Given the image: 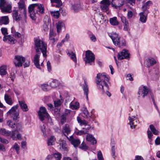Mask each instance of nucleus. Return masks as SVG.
Wrapping results in <instances>:
<instances>
[{
    "label": "nucleus",
    "instance_id": "nucleus-1",
    "mask_svg": "<svg viewBox=\"0 0 160 160\" xmlns=\"http://www.w3.org/2000/svg\"><path fill=\"white\" fill-rule=\"evenodd\" d=\"M96 81L98 88L103 92H105L110 97L111 94L108 91L109 89V86L107 83L109 81L108 76L104 73H99L97 75Z\"/></svg>",
    "mask_w": 160,
    "mask_h": 160
},
{
    "label": "nucleus",
    "instance_id": "nucleus-2",
    "mask_svg": "<svg viewBox=\"0 0 160 160\" xmlns=\"http://www.w3.org/2000/svg\"><path fill=\"white\" fill-rule=\"evenodd\" d=\"M35 49L37 52H42L43 57L46 58L47 45L43 41L39 38L34 40Z\"/></svg>",
    "mask_w": 160,
    "mask_h": 160
},
{
    "label": "nucleus",
    "instance_id": "nucleus-3",
    "mask_svg": "<svg viewBox=\"0 0 160 160\" xmlns=\"http://www.w3.org/2000/svg\"><path fill=\"white\" fill-rule=\"evenodd\" d=\"M148 93H149L150 97L152 99L153 103L155 106L156 107L159 113V115H160V111L155 103V101L154 99V96L152 93L151 92H149V90L148 89L147 87L144 86H141L139 88L138 93L139 95H141L142 96L143 98H144L145 96H147Z\"/></svg>",
    "mask_w": 160,
    "mask_h": 160
},
{
    "label": "nucleus",
    "instance_id": "nucleus-4",
    "mask_svg": "<svg viewBox=\"0 0 160 160\" xmlns=\"http://www.w3.org/2000/svg\"><path fill=\"white\" fill-rule=\"evenodd\" d=\"M12 8L11 4L7 3L6 0H0V8L2 12H11Z\"/></svg>",
    "mask_w": 160,
    "mask_h": 160
},
{
    "label": "nucleus",
    "instance_id": "nucleus-5",
    "mask_svg": "<svg viewBox=\"0 0 160 160\" xmlns=\"http://www.w3.org/2000/svg\"><path fill=\"white\" fill-rule=\"evenodd\" d=\"M18 105H15L12 108L7 112L8 115H9L12 118L13 120H16L19 116V112L16 111L18 109Z\"/></svg>",
    "mask_w": 160,
    "mask_h": 160
},
{
    "label": "nucleus",
    "instance_id": "nucleus-6",
    "mask_svg": "<svg viewBox=\"0 0 160 160\" xmlns=\"http://www.w3.org/2000/svg\"><path fill=\"white\" fill-rule=\"evenodd\" d=\"M39 119L41 121H43L46 118L49 119L50 116L47 112L45 108L44 107H41L40 110L38 112Z\"/></svg>",
    "mask_w": 160,
    "mask_h": 160
},
{
    "label": "nucleus",
    "instance_id": "nucleus-7",
    "mask_svg": "<svg viewBox=\"0 0 160 160\" xmlns=\"http://www.w3.org/2000/svg\"><path fill=\"white\" fill-rule=\"evenodd\" d=\"M25 61V58L21 56H16L15 57L13 61L16 66L21 67L22 63Z\"/></svg>",
    "mask_w": 160,
    "mask_h": 160
},
{
    "label": "nucleus",
    "instance_id": "nucleus-8",
    "mask_svg": "<svg viewBox=\"0 0 160 160\" xmlns=\"http://www.w3.org/2000/svg\"><path fill=\"white\" fill-rule=\"evenodd\" d=\"M86 59L85 61V63H88L90 65H91V62H93L94 61V55L89 50L86 52Z\"/></svg>",
    "mask_w": 160,
    "mask_h": 160
},
{
    "label": "nucleus",
    "instance_id": "nucleus-9",
    "mask_svg": "<svg viewBox=\"0 0 160 160\" xmlns=\"http://www.w3.org/2000/svg\"><path fill=\"white\" fill-rule=\"evenodd\" d=\"M100 8L103 12H106L109 10V6L111 3L109 0H102L100 2Z\"/></svg>",
    "mask_w": 160,
    "mask_h": 160
},
{
    "label": "nucleus",
    "instance_id": "nucleus-10",
    "mask_svg": "<svg viewBox=\"0 0 160 160\" xmlns=\"http://www.w3.org/2000/svg\"><path fill=\"white\" fill-rule=\"evenodd\" d=\"M130 53L128 51L124 49L122 51L118 53V58L119 60H122L124 59H128L129 58Z\"/></svg>",
    "mask_w": 160,
    "mask_h": 160
},
{
    "label": "nucleus",
    "instance_id": "nucleus-11",
    "mask_svg": "<svg viewBox=\"0 0 160 160\" xmlns=\"http://www.w3.org/2000/svg\"><path fill=\"white\" fill-rule=\"evenodd\" d=\"M129 120L130 127L132 129L134 128L137 124L138 123L139 121L137 119V117L135 116H130Z\"/></svg>",
    "mask_w": 160,
    "mask_h": 160
},
{
    "label": "nucleus",
    "instance_id": "nucleus-12",
    "mask_svg": "<svg viewBox=\"0 0 160 160\" xmlns=\"http://www.w3.org/2000/svg\"><path fill=\"white\" fill-rule=\"evenodd\" d=\"M112 6L113 8L118 9L122 7L124 4V0H112Z\"/></svg>",
    "mask_w": 160,
    "mask_h": 160
},
{
    "label": "nucleus",
    "instance_id": "nucleus-13",
    "mask_svg": "<svg viewBox=\"0 0 160 160\" xmlns=\"http://www.w3.org/2000/svg\"><path fill=\"white\" fill-rule=\"evenodd\" d=\"M67 138L71 143L75 147H78L80 143V140L78 139L75 138L73 136H71L69 137L67 136Z\"/></svg>",
    "mask_w": 160,
    "mask_h": 160
},
{
    "label": "nucleus",
    "instance_id": "nucleus-14",
    "mask_svg": "<svg viewBox=\"0 0 160 160\" xmlns=\"http://www.w3.org/2000/svg\"><path fill=\"white\" fill-rule=\"evenodd\" d=\"M3 40L4 42L11 44H14L16 42V40L10 35H5Z\"/></svg>",
    "mask_w": 160,
    "mask_h": 160
},
{
    "label": "nucleus",
    "instance_id": "nucleus-15",
    "mask_svg": "<svg viewBox=\"0 0 160 160\" xmlns=\"http://www.w3.org/2000/svg\"><path fill=\"white\" fill-rule=\"evenodd\" d=\"M110 37L111 38L115 45L117 46L120 38V37L116 33H112Z\"/></svg>",
    "mask_w": 160,
    "mask_h": 160
},
{
    "label": "nucleus",
    "instance_id": "nucleus-16",
    "mask_svg": "<svg viewBox=\"0 0 160 160\" xmlns=\"http://www.w3.org/2000/svg\"><path fill=\"white\" fill-rule=\"evenodd\" d=\"M71 132V128L68 124H65L63 126L62 132V135L67 136V135L70 133Z\"/></svg>",
    "mask_w": 160,
    "mask_h": 160
},
{
    "label": "nucleus",
    "instance_id": "nucleus-17",
    "mask_svg": "<svg viewBox=\"0 0 160 160\" xmlns=\"http://www.w3.org/2000/svg\"><path fill=\"white\" fill-rule=\"evenodd\" d=\"M59 143L60 146V148L62 150L65 151H68V149L65 141L60 139L59 141Z\"/></svg>",
    "mask_w": 160,
    "mask_h": 160
},
{
    "label": "nucleus",
    "instance_id": "nucleus-18",
    "mask_svg": "<svg viewBox=\"0 0 160 160\" xmlns=\"http://www.w3.org/2000/svg\"><path fill=\"white\" fill-rule=\"evenodd\" d=\"M18 103L21 109L24 112H27L28 110V106L25 101H19Z\"/></svg>",
    "mask_w": 160,
    "mask_h": 160
},
{
    "label": "nucleus",
    "instance_id": "nucleus-19",
    "mask_svg": "<svg viewBox=\"0 0 160 160\" xmlns=\"http://www.w3.org/2000/svg\"><path fill=\"white\" fill-rule=\"evenodd\" d=\"M148 13H147L146 12L143 11V12L139 13L140 21L142 23L146 22L147 20V14Z\"/></svg>",
    "mask_w": 160,
    "mask_h": 160
},
{
    "label": "nucleus",
    "instance_id": "nucleus-20",
    "mask_svg": "<svg viewBox=\"0 0 160 160\" xmlns=\"http://www.w3.org/2000/svg\"><path fill=\"white\" fill-rule=\"evenodd\" d=\"M13 18L17 21H20L21 18L20 14H19L18 10H14L12 13Z\"/></svg>",
    "mask_w": 160,
    "mask_h": 160
},
{
    "label": "nucleus",
    "instance_id": "nucleus-21",
    "mask_svg": "<svg viewBox=\"0 0 160 160\" xmlns=\"http://www.w3.org/2000/svg\"><path fill=\"white\" fill-rule=\"evenodd\" d=\"M36 9L37 12L40 14H43L44 13V7L42 5L39 3H36Z\"/></svg>",
    "mask_w": 160,
    "mask_h": 160
},
{
    "label": "nucleus",
    "instance_id": "nucleus-22",
    "mask_svg": "<svg viewBox=\"0 0 160 160\" xmlns=\"http://www.w3.org/2000/svg\"><path fill=\"white\" fill-rule=\"evenodd\" d=\"M9 22V18L8 16H2L0 18V25H7Z\"/></svg>",
    "mask_w": 160,
    "mask_h": 160
},
{
    "label": "nucleus",
    "instance_id": "nucleus-23",
    "mask_svg": "<svg viewBox=\"0 0 160 160\" xmlns=\"http://www.w3.org/2000/svg\"><path fill=\"white\" fill-rule=\"evenodd\" d=\"M40 55L39 53L36 54L33 58L34 63L37 68H39L40 65L39 63Z\"/></svg>",
    "mask_w": 160,
    "mask_h": 160
},
{
    "label": "nucleus",
    "instance_id": "nucleus-24",
    "mask_svg": "<svg viewBox=\"0 0 160 160\" xmlns=\"http://www.w3.org/2000/svg\"><path fill=\"white\" fill-rule=\"evenodd\" d=\"M76 130L75 132L76 134L78 135H81L83 134H85L88 133V130L86 128H83L82 130H78V129L75 128Z\"/></svg>",
    "mask_w": 160,
    "mask_h": 160
},
{
    "label": "nucleus",
    "instance_id": "nucleus-25",
    "mask_svg": "<svg viewBox=\"0 0 160 160\" xmlns=\"http://www.w3.org/2000/svg\"><path fill=\"white\" fill-rule=\"evenodd\" d=\"M156 63V61L155 59L153 58L149 59L145 61V63L147 67H149L152 66Z\"/></svg>",
    "mask_w": 160,
    "mask_h": 160
},
{
    "label": "nucleus",
    "instance_id": "nucleus-26",
    "mask_svg": "<svg viewBox=\"0 0 160 160\" xmlns=\"http://www.w3.org/2000/svg\"><path fill=\"white\" fill-rule=\"evenodd\" d=\"M7 66L6 65H3L0 67V74L2 76H4L7 74Z\"/></svg>",
    "mask_w": 160,
    "mask_h": 160
},
{
    "label": "nucleus",
    "instance_id": "nucleus-27",
    "mask_svg": "<svg viewBox=\"0 0 160 160\" xmlns=\"http://www.w3.org/2000/svg\"><path fill=\"white\" fill-rule=\"evenodd\" d=\"M121 18L122 22L124 24V29L126 31L128 30L129 28V24L128 21L124 17H122Z\"/></svg>",
    "mask_w": 160,
    "mask_h": 160
},
{
    "label": "nucleus",
    "instance_id": "nucleus-28",
    "mask_svg": "<svg viewBox=\"0 0 160 160\" xmlns=\"http://www.w3.org/2000/svg\"><path fill=\"white\" fill-rule=\"evenodd\" d=\"M18 7L20 10H23L24 12L25 11V3L24 0H20L18 3Z\"/></svg>",
    "mask_w": 160,
    "mask_h": 160
},
{
    "label": "nucleus",
    "instance_id": "nucleus-29",
    "mask_svg": "<svg viewBox=\"0 0 160 160\" xmlns=\"http://www.w3.org/2000/svg\"><path fill=\"white\" fill-rule=\"evenodd\" d=\"M152 4V2L150 1H149L145 3L142 7V8L143 11L146 12L147 13H148V11L147 10L149 8L150 6Z\"/></svg>",
    "mask_w": 160,
    "mask_h": 160
},
{
    "label": "nucleus",
    "instance_id": "nucleus-30",
    "mask_svg": "<svg viewBox=\"0 0 160 160\" xmlns=\"http://www.w3.org/2000/svg\"><path fill=\"white\" fill-rule=\"evenodd\" d=\"M86 139L87 141L90 142L93 144H95L97 142V141L95 138L91 134H88Z\"/></svg>",
    "mask_w": 160,
    "mask_h": 160
},
{
    "label": "nucleus",
    "instance_id": "nucleus-31",
    "mask_svg": "<svg viewBox=\"0 0 160 160\" xmlns=\"http://www.w3.org/2000/svg\"><path fill=\"white\" fill-rule=\"evenodd\" d=\"M0 134L8 136L11 134V132L10 131L6 130L5 128H1L0 129Z\"/></svg>",
    "mask_w": 160,
    "mask_h": 160
},
{
    "label": "nucleus",
    "instance_id": "nucleus-32",
    "mask_svg": "<svg viewBox=\"0 0 160 160\" xmlns=\"http://www.w3.org/2000/svg\"><path fill=\"white\" fill-rule=\"evenodd\" d=\"M83 90L84 91V94L86 95L87 99V100L88 99V86L87 83L86 81H84V85L82 87Z\"/></svg>",
    "mask_w": 160,
    "mask_h": 160
},
{
    "label": "nucleus",
    "instance_id": "nucleus-33",
    "mask_svg": "<svg viewBox=\"0 0 160 160\" xmlns=\"http://www.w3.org/2000/svg\"><path fill=\"white\" fill-rule=\"evenodd\" d=\"M57 32L59 33L61 31L62 27L64 26V23L62 21H59L56 23Z\"/></svg>",
    "mask_w": 160,
    "mask_h": 160
},
{
    "label": "nucleus",
    "instance_id": "nucleus-34",
    "mask_svg": "<svg viewBox=\"0 0 160 160\" xmlns=\"http://www.w3.org/2000/svg\"><path fill=\"white\" fill-rule=\"evenodd\" d=\"M126 45L125 40L122 38H120L119 41L118 42V44L117 46L119 48H122Z\"/></svg>",
    "mask_w": 160,
    "mask_h": 160
},
{
    "label": "nucleus",
    "instance_id": "nucleus-35",
    "mask_svg": "<svg viewBox=\"0 0 160 160\" xmlns=\"http://www.w3.org/2000/svg\"><path fill=\"white\" fill-rule=\"evenodd\" d=\"M70 106L72 109H77L79 107V103L77 102L75 103L71 102L70 103Z\"/></svg>",
    "mask_w": 160,
    "mask_h": 160
},
{
    "label": "nucleus",
    "instance_id": "nucleus-36",
    "mask_svg": "<svg viewBox=\"0 0 160 160\" xmlns=\"http://www.w3.org/2000/svg\"><path fill=\"white\" fill-rule=\"evenodd\" d=\"M49 22L48 19L47 20L44 21V23L43 25V29L44 31H47L49 29Z\"/></svg>",
    "mask_w": 160,
    "mask_h": 160
},
{
    "label": "nucleus",
    "instance_id": "nucleus-37",
    "mask_svg": "<svg viewBox=\"0 0 160 160\" xmlns=\"http://www.w3.org/2000/svg\"><path fill=\"white\" fill-rule=\"evenodd\" d=\"M4 99L6 102L8 104L11 105L12 104V102L11 98L7 94H5Z\"/></svg>",
    "mask_w": 160,
    "mask_h": 160
},
{
    "label": "nucleus",
    "instance_id": "nucleus-38",
    "mask_svg": "<svg viewBox=\"0 0 160 160\" xmlns=\"http://www.w3.org/2000/svg\"><path fill=\"white\" fill-rule=\"evenodd\" d=\"M109 21L111 24L113 25H117L119 23L117 20V18L116 17H114L110 18Z\"/></svg>",
    "mask_w": 160,
    "mask_h": 160
},
{
    "label": "nucleus",
    "instance_id": "nucleus-39",
    "mask_svg": "<svg viewBox=\"0 0 160 160\" xmlns=\"http://www.w3.org/2000/svg\"><path fill=\"white\" fill-rule=\"evenodd\" d=\"M36 4H32L28 8L29 13L34 12V10L36 9Z\"/></svg>",
    "mask_w": 160,
    "mask_h": 160
},
{
    "label": "nucleus",
    "instance_id": "nucleus-40",
    "mask_svg": "<svg viewBox=\"0 0 160 160\" xmlns=\"http://www.w3.org/2000/svg\"><path fill=\"white\" fill-rule=\"evenodd\" d=\"M53 155L55 160H60L62 158V155L58 152L53 153Z\"/></svg>",
    "mask_w": 160,
    "mask_h": 160
},
{
    "label": "nucleus",
    "instance_id": "nucleus-41",
    "mask_svg": "<svg viewBox=\"0 0 160 160\" xmlns=\"http://www.w3.org/2000/svg\"><path fill=\"white\" fill-rule=\"evenodd\" d=\"M149 128L151 131L154 134L158 135V131L156 129L153 125H150L149 126Z\"/></svg>",
    "mask_w": 160,
    "mask_h": 160
},
{
    "label": "nucleus",
    "instance_id": "nucleus-42",
    "mask_svg": "<svg viewBox=\"0 0 160 160\" xmlns=\"http://www.w3.org/2000/svg\"><path fill=\"white\" fill-rule=\"evenodd\" d=\"M51 15L54 18H58L59 17V13L58 11H54L50 12Z\"/></svg>",
    "mask_w": 160,
    "mask_h": 160
},
{
    "label": "nucleus",
    "instance_id": "nucleus-43",
    "mask_svg": "<svg viewBox=\"0 0 160 160\" xmlns=\"http://www.w3.org/2000/svg\"><path fill=\"white\" fill-rule=\"evenodd\" d=\"M12 148L15 149L17 154L19 153L20 147L19 145L17 143H15L12 147Z\"/></svg>",
    "mask_w": 160,
    "mask_h": 160
},
{
    "label": "nucleus",
    "instance_id": "nucleus-44",
    "mask_svg": "<svg viewBox=\"0 0 160 160\" xmlns=\"http://www.w3.org/2000/svg\"><path fill=\"white\" fill-rule=\"evenodd\" d=\"M68 54L72 60H73L75 62H76L77 59L76 55L73 52H71V53H68Z\"/></svg>",
    "mask_w": 160,
    "mask_h": 160
},
{
    "label": "nucleus",
    "instance_id": "nucleus-45",
    "mask_svg": "<svg viewBox=\"0 0 160 160\" xmlns=\"http://www.w3.org/2000/svg\"><path fill=\"white\" fill-rule=\"evenodd\" d=\"M52 3H55L57 4L56 7H59L62 5L61 0H50Z\"/></svg>",
    "mask_w": 160,
    "mask_h": 160
},
{
    "label": "nucleus",
    "instance_id": "nucleus-46",
    "mask_svg": "<svg viewBox=\"0 0 160 160\" xmlns=\"http://www.w3.org/2000/svg\"><path fill=\"white\" fill-rule=\"evenodd\" d=\"M55 139L54 137L51 136L48 139V146L52 145L54 142Z\"/></svg>",
    "mask_w": 160,
    "mask_h": 160
},
{
    "label": "nucleus",
    "instance_id": "nucleus-47",
    "mask_svg": "<svg viewBox=\"0 0 160 160\" xmlns=\"http://www.w3.org/2000/svg\"><path fill=\"white\" fill-rule=\"evenodd\" d=\"M18 133V131L16 130L12 131L11 137L13 140H15L17 139L16 135Z\"/></svg>",
    "mask_w": 160,
    "mask_h": 160
},
{
    "label": "nucleus",
    "instance_id": "nucleus-48",
    "mask_svg": "<svg viewBox=\"0 0 160 160\" xmlns=\"http://www.w3.org/2000/svg\"><path fill=\"white\" fill-rule=\"evenodd\" d=\"M97 157L98 160H104L102 154L100 151H99L98 152Z\"/></svg>",
    "mask_w": 160,
    "mask_h": 160
},
{
    "label": "nucleus",
    "instance_id": "nucleus-49",
    "mask_svg": "<svg viewBox=\"0 0 160 160\" xmlns=\"http://www.w3.org/2000/svg\"><path fill=\"white\" fill-rule=\"evenodd\" d=\"M7 124L10 127L12 128H14L16 126L15 123L13 122L10 120L8 121L7 122Z\"/></svg>",
    "mask_w": 160,
    "mask_h": 160
},
{
    "label": "nucleus",
    "instance_id": "nucleus-50",
    "mask_svg": "<svg viewBox=\"0 0 160 160\" xmlns=\"http://www.w3.org/2000/svg\"><path fill=\"white\" fill-rule=\"evenodd\" d=\"M133 14L132 11L130 10H129L128 11L127 13V17L128 19L131 18L133 17Z\"/></svg>",
    "mask_w": 160,
    "mask_h": 160
},
{
    "label": "nucleus",
    "instance_id": "nucleus-51",
    "mask_svg": "<svg viewBox=\"0 0 160 160\" xmlns=\"http://www.w3.org/2000/svg\"><path fill=\"white\" fill-rule=\"evenodd\" d=\"M51 86L53 88H56L58 85V81H55L52 82L50 84Z\"/></svg>",
    "mask_w": 160,
    "mask_h": 160
},
{
    "label": "nucleus",
    "instance_id": "nucleus-52",
    "mask_svg": "<svg viewBox=\"0 0 160 160\" xmlns=\"http://www.w3.org/2000/svg\"><path fill=\"white\" fill-rule=\"evenodd\" d=\"M30 16L32 20L35 21L36 18V13L34 12H30Z\"/></svg>",
    "mask_w": 160,
    "mask_h": 160
},
{
    "label": "nucleus",
    "instance_id": "nucleus-53",
    "mask_svg": "<svg viewBox=\"0 0 160 160\" xmlns=\"http://www.w3.org/2000/svg\"><path fill=\"white\" fill-rule=\"evenodd\" d=\"M83 113L84 115L87 117L90 116L89 112H88L87 109L86 108H83Z\"/></svg>",
    "mask_w": 160,
    "mask_h": 160
},
{
    "label": "nucleus",
    "instance_id": "nucleus-54",
    "mask_svg": "<svg viewBox=\"0 0 160 160\" xmlns=\"http://www.w3.org/2000/svg\"><path fill=\"white\" fill-rule=\"evenodd\" d=\"M2 32L4 35L8 34L7 29L6 28H2L1 29Z\"/></svg>",
    "mask_w": 160,
    "mask_h": 160
},
{
    "label": "nucleus",
    "instance_id": "nucleus-55",
    "mask_svg": "<svg viewBox=\"0 0 160 160\" xmlns=\"http://www.w3.org/2000/svg\"><path fill=\"white\" fill-rule=\"evenodd\" d=\"M89 37L90 39L93 42H95L96 40V38L95 36L93 34L89 35Z\"/></svg>",
    "mask_w": 160,
    "mask_h": 160
},
{
    "label": "nucleus",
    "instance_id": "nucleus-56",
    "mask_svg": "<svg viewBox=\"0 0 160 160\" xmlns=\"http://www.w3.org/2000/svg\"><path fill=\"white\" fill-rule=\"evenodd\" d=\"M80 148L82 149H88V147L84 142H82L81 144Z\"/></svg>",
    "mask_w": 160,
    "mask_h": 160
},
{
    "label": "nucleus",
    "instance_id": "nucleus-57",
    "mask_svg": "<svg viewBox=\"0 0 160 160\" xmlns=\"http://www.w3.org/2000/svg\"><path fill=\"white\" fill-rule=\"evenodd\" d=\"M13 35L16 38H19L21 36V34L18 32H14L13 33Z\"/></svg>",
    "mask_w": 160,
    "mask_h": 160
},
{
    "label": "nucleus",
    "instance_id": "nucleus-58",
    "mask_svg": "<svg viewBox=\"0 0 160 160\" xmlns=\"http://www.w3.org/2000/svg\"><path fill=\"white\" fill-rule=\"evenodd\" d=\"M54 105L55 107H58L60 105L61 102L60 100H58L54 101Z\"/></svg>",
    "mask_w": 160,
    "mask_h": 160
},
{
    "label": "nucleus",
    "instance_id": "nucleus-59",
    "mask_svg": "<svg viewBox=\"0 0 160 160\" xmlns=\"http://www.w3.org/2000/svg\"><path fill=\"white\" fill-rule=\"evenodd\" d=\"M48 86L47 84H44L41 85V88L44 91L47 90V87Z\"/></svg>",
    "mask_w": 160,
    "mask_h": 160
},
{
    "label": "nucleus",
    "instance_id": "nucleus-60",
    "mask_svg": "<svg viewBox=\"0 0 160 160\" xmlns=\"http://www.w3.org/2000/svg\"><path fill=\"white\" fill-rule=\"evenodd\" d=\"M0 141L1 142L3 143L6 144L8 143V140L2 138H0Z\"/></svg>",
    "mask_w": 160,
    "mask_h": 160
},
{
    "label": "nucleus",
    "instance_id": "nucleus-61",
    "mask_svg": "<svg viewBox=\"0 0 160 160\" xmlns=\"http://www.w3.org/2000/svg\"><path fill=\"white\" fill-rule=\"evenodd\" d=\"M65 41V39H63L60 42H59L58 43L57 46V47L58 48H60L62 46V45L64 43Z\"/></svg>",
    "mask_w": 160,
    "mask_h": 160
},
{
    "label": "nucleus",
    "instance_id": "nucleus-62",
    "mask_svg": "<svg viewBox=\"0 0 160 160\" xmlns=\"http://www.w3.org/2000/svg\"><path fill=\"white\" fill-rule=\"evenodd\" d=\"M115 146H112V148L111 151L112 154V156H113V158H114L115 156Z\"/></svg>",
    "mask_w": 160,
    "mask_h": 160
},
{
    "label": "nucleus",
    "instance_id": "nucleus-63",
    "mask_svg": "<svg viewBox=\"0 0 160 160\" xmlns=\"http://www.w3.org/2000/svg\"><path fill=\"white\" fill-rule=\"evenodd\" d=\"M72 9L73 10V11L75 12H77L78 10V7L76 5H72Z\"/></svg>",
    "mask_w": 160,
    "mask_h": 160
},
{
    "label": "nucleus",
    "instance_id": "nucleus-64",
    "mask_svg": "<svg viewBox=\"0 0 160 160\" xmlns=\"http://www.w3.org/2000/svg\"><path fill=\"white\" fill-rule=\"evenodd\" d=\"M24 62H25V63L23 65L24 68L28 67L30 65V62L28 60H25Z\"/></svg>",
    "mask_w": 160,
    "mask_h": 160
}]
</instances>
